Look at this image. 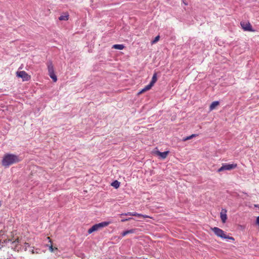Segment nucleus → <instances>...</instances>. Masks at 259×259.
Returning a JSON list of instances; mask_svg holds the SVG:
<instances>
[{"instance_id": "f257e3e1", "label": "nucleus", "mask_w": 259, "mask_h": 259, "mask_svg": "<svg viewBox=\"0 0 259 259\" xmlns=\"http://www.w3.org/2000/svg\"><path fill=\"white\" fill-rule=\"evenodd\" d=\"M20 161V159L18 156L12 154H6L3 157L2 163L3 166H9Z\"/></svg>"}, {"instance_id": "f03ea898", "label": "nucleus", "mask_w": 259, "mask_h": 259, "mask_svg": "<svg viewBox=\"0 0 259 259\" xmlns=\"http://www.w3.org/2000/svg\"><path fill=\"white\" fill-rule=\"evenodd\" d=\"M212 230L213 231L214 233L218 237H220L223 239H229L233 240H234L233 237H230L229 236L226 235L224 233V231L223 230L218 227H214L212 228Z\"/></svg>"}, {"instance_id": "7ed1b4c3", "label": "nucleus", "mask_w": 259, "mask_h": 259, "mask_svg": "<svg viewBox=\"0 0 259 259\" xmlns=\"http://www.w3.org/2000/svg\"><path fill=\"white\" fill-rule=\"evenodd\" d=\"M110 224L109 222H103L99 224H96L93 225L91 228L88 230V232L89 234L93 233L94 231H98L100 229L108 226Z\"/></svg>"}, {"instance_id": "20e7f679", "label": "nucleus", "mask_w": 259, "mask_h": 259, "mask_svg": "<svg viewBox=\"0 0 259 259\" xmlns=\"http://www.w3.org/2000/svg\"><path fill=\"white\" fill-rule=\"evenodd\" d=\"M49 75L54 82L57 80V76L55 75L54 69V66L51 61H49L47 63Z\"/></svg>"}, {"instance_id": "39448f33", "label": "nucleus", "mask_w": 259, "mask_h": 259, "mask_svg": "<svg viewBox=\"0 0 259 259\" xmlns=\"http://www.w3.org/2000/svg\"><path fill=\"white\" fill-rule=\"evenodd\" d=\"M237 166V164L236 163H223L222 166L218 169V172H220L224 170H230L236 168Z\"/></svg>"}, {"instance_id": "423d86ee", "label": "nucleus", "mask_w": 259, "mask_h": 259, "mask_svg": "<svg viewBox=\"0 0 259 259\" xmlns=\"http://www.w3.org/2000/svg\"><path fill=\"white\" fill-rule=\"evenodd\" d=\"M17 76L22 78L23 81H28L31 78L30 76L24 71H18Z\"/></svg>"}, {"instance_id": "0eeeda50", "label": "nucleus", "mask_w": 259, "mask_h": 259, "mask_svg": "<svg viewBox=\"0 0 259 259\" xmlns=\"http://www.w3.org/2000/svg\"><path fill=\"white\" fill-rule=\"evenodd\" d=\"M120 215L121 217L123 216V215H126V216L130 215V216L138 217V218H149V217L148 215H143V214H140V213H138L136 212H128L127 213H121Z\"/></svg>"}, {"instance_id": "6e6552de", "label": "nucleus", "mask_w": 259, "mask_h": 259, "mask_svg": "<svg viewBox=\"0 0 259 259\" xmlns=\"http://www.w3.org/2000/svg\"><path fill=\"white\" fill-rule=\"evenodd\" d=\"M241 26L242 28V29L245 31H254V30L252 29V26L250 23L248 22H241L240 23Z\"/></svg>"}, {"instance_id": "1a4fd4ad", "label": "nucleus", "mask_w": 259, "mask_h": 259, "mask_svg": "<svg viewBox=\"0 0 259 259\" xmlns=\"http://www.w3.org/2000/svg\"><path fill=\"white\" fill-rule=\"evenodd\" d=\"M220 217H221L222 222L225 223L227 220V210L226 209H223L222 210V211L220 213Z\"/></svg>"}, {"instance_id": "9d476101", "label": "nucleus", "mask_w": 259, "mask_h": 259, "mask_svg": "<svg viewBox=\"0 0 259 259\" xmlns=\"http://www.w3.org/2000/svg\"><path fill=\"white\" fill-rule=\"evenodd\" d=\"M168 153H169L168 151H164L163 152H161L159 151H156V154L160 156V157L161 158V159H165L166 157V156H167Z\"/></svg>"}, {"instance_id": "9b49d317", "label": "nucleus", "mask_w": 259, "mask_h": 259, "mask_svg": "<svg viewBox=\"0 0 259 259\" xmlns=\"http://www.w3.org/2000/svg\"><path fill=\"white\" fill-rule=\"evenodd\" d=\"M157 80V73H154L153 74V76H152V80H151V81H150V82L149 83L150 85L153 86L154 83L156 82Z\"/></svg>"}, {"instance_id": "f8f14e48", "label": "nucleus", "mask_w": 259, "mask_h": 259, "mask_svg": "<svg viewBox=\"0 0 259 259\" xmlns=\"http://www.w3.org/2000/svg\"><path fill=\"white\" fill-rule=\"evenodd\" d=\"M68 17L69 15L67 13H64L59 17V20L60 21H66L68 19Z\"/></svg>"}, {"instance_id": "ddd939ff", "label": "nucleus", "mask_w": 259, "mask_h": 259, "mask_svg": "<svg viewBox=\"0 0 259 259\" xmlns=\"http://www.w3.org/2000/svg\"><path fill=\"white\" fill-rule=\"evenodd\" d=\"M220 104L219 101H214L212 102V103L210 104L209 106V109L210 110H213L217 106L219 105Z\"/></svg>"}, {"instance_id": "4468645a", "label": "nucleus", "mask_w": 259, "mask_h": 259, "mask_svg": "<svg viewBox=\"0 0 259 259\" xmlns=\"http://www.w3.org/2000/svg\"><path fill=\"white\" fill-rule=\"evenodd\" d=\"M112 48L117 49V50H121L124 48V46L122 44H116V45H114L113 46Z\"/></svg>"}, {"instance_id": "2eb2a0df", "label": "nucleus", "mask_w": 259, "mask_h": 259, "mask_svg": "<svg viewBox=\"0 0 259 259\" xmlns=\"http://www.w3.org/2000/svg\"><path fill=\"white\" fill-rule=\"evenodd\" d=\"M135 231V229H131V230H126L125 231H123L121 233V236L122 237H124V236H125V235H127L128 234L134 233Z\"/></svg>"}, {"instance_id": "dca6fc26", "label": "nucleus", "mask_w": 259, "mask_h": 259, "mask_svg": "<svg viewBox=\"0 0 259 259\" xmlns=\"http://www.w3.org/2000/svg\"><path fill=\"white\" fill-rule=\"evenodd\" d=\"M153 86L150 85V84L146 85L144 89H143L139 93V94H142L147 91L149 90Z\"/></svg>"}, {"instance_id": "f3484780", "label": "nucleus", "mask_w": 259, "mask_h": 259, "mask_svg": "<svg viewBox=\"0 0 259 259\" xmlns=\"http://www.w3.org/2000/svg\"><path fill=\"white\" fill-rule=\"evenodd\" d=\"M111 186L114 187L115 188L117 189L119 188L120 186V182H119L117 180H115L111 183Z\"/></svg>"}, {"instance_id": "a211bd4d", "label": "nucleus", "mask_w": 259, "mask_h": 259, "mask_svg": "<svg viewBox=\"0 0 259 259\" xmlns=\"http://www.w3.org/2000/svg\"><path fill=\"white\" fill-rule=\"evenodd\" d=\"M196 136H197V135H196V134H192V135H191L190 136H188V137H186L185 138H184L183 139V141H186L187 140H190V139H192L194 137H196Z\"/></svg>"}, {"instance_id": "6ab92c4d", "label": "nucleus", "mask_w": 259, "mask_h": 259, "mask_svg": "<svg viewBox=\"0 0 259 259\" xmlns=\"http://www.w3.org/2000/svg\"><path fill=\"white\" fill-rule=\"evenodd\" d=\"M160 36L159 35H157L155 37V38L151 41L152 44H154L156 43L159 39Z\"/></svg>"}, {"instance_id": "aec40b11", "label": "nucleus", "mask_w": 259, "mask_h": 259, "mask_svg": "<svg viewBox=\"0 0 259 259\" xmlns=\"http://www.w3.org/2000/svg\"><path fill=\"white\" fill-rule=\"evenodd\" d=\"M131 220H134L133 218H123L121 219V222H125Z\"/></svg>"}, {"instance_id": "412c9836", "label": "nucleus", "mask_w": 259, "mask_h": 259, "mask_svg": "<svg viewBox=\"0 0 259 259\" xmlns=\"http://www.w3.org/2000/svg\"><path fill=\"white\" fill-rule=\"evenodd\" d=\"M30 247V244L28 243L25 242L24 245L25 250H26L28 247Z\"/></svg>"}, {"instance_id": "4be33fe9", "label": "nucleus", "mask_w": 259, "mask_h": 259, "mask_svg": "<svg viewBox=\"0 0 259 259\" xmlns=\"http://www.w3.org/2000/svg\"><path fill=\"white\" fill-rule=\"evenodd\" d=\"M49 250L51 252H53L55 250H57V248H53V246L52 245H51L50 247H49Z\"/></svg>"}, {"instance_id": "5701e85b", "label": "nucleus", "mask_w": 259, "mask_h": 259, "mask_svg": "<svg viewBox=\"0 0 259 259\" xmlns=\"http://www.w3.org/2000/svg\"><path fill=\"white\" fill-rule=\"evenodd\" d=\"M256 224L258 225H259V216H258L257 218H256Z\"/></svg>"}, {"instance_id": "b1692460", "label": "nucleus", "mask_w": 259, "mask_h": 259, "mask_svg": "<svg viewBox=\"0 0 259 259\" xmlns=\"http://www.w3.org/2000/svg\"><path fill=\"white\" fill-rule=\"evenodd\" d=\"M254 206L255 207H257V208H259V204H254Z\"/></svg>"}, {"instance_id": "393cba45", "label": "nucleus", "mask_w": 259, "mask_h": 259, "mask_svg": "<svg viewBox=\"0 0 259 259\" xmlns=\"http://www.w3.org/2000/svg\"><path fill=\"white\" fill-rule=\"evenodd\" d=\"M31 253H32V254H34V253H35L33 249H32V250L31 251Z\"/></svg>"}]
</instances>
